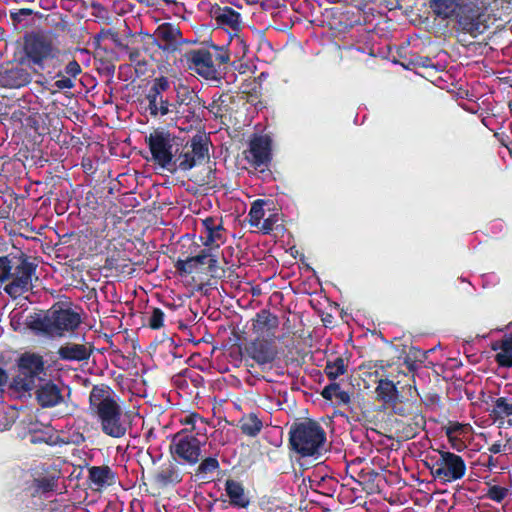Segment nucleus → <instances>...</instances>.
<instances>
[{
	"instance_id": "nucleus-60",
	"label": "nucleus",
	"mask_w": 512,
	"mask_h": 512,
	"mask_svg": "<svg viewBox=\"0 0 512 512\" xmlns=\"http://www.w3.org/2000/svg\"><path fill=\"white\" fill-rule=\"evenodd\" d=\"M207 265H208V271L212 275H215L217 272V269H218V260H217V257L215 255H213L211 252L209 253Z\"/></svg>"
},
{
	"instance_id": "nucleus-5",
	"label": "nucleus",
	"mask_w": 512,
	"mask_h": 512,
	"mask_svg": "<svg viewBox=\"0 0 512 512\" xmlns=\"http://www.w3.org/2000/svg\"><path fill=\"white\" fill-rule=\"evenodd\" d=\"M177 153H174L169 172L189 171L209 159V139L203 135H194L190 141L178 138Z\"/></svg>"
},
{
	"instance_id": "nucleus-25",
	"label": "nucleus",
	"mask_w": 512,
	"mask_h": 512,
	"mask_svg": "<svg viewBox=\"0 0 512 512\" xmlns=\"http://www.w3.org/2000/svg\"><path fill=\"white\" fill-rule=\"evenodd\" d=\"M147 111L149 112L151 117H163L168 115L169 113L174 112V108L176 105L170 103L168 98L164 97V95H155L151 93H147Z\"/></svg>"
},
{
	"instance_id": "nucleus-20",
	"label": "nucleus",
	"mask_w": 512,
	"mask_h": 512,
	"mask_svg": "<svg viewBox=\"0 0 512 512\" xmlns=\"http://www.w3.org/2000/svg\"><path fill=\"white\" fill-rule=\"evenodd\" d=\"M491 349L498 351L494 358L499 367H512V322L508 325V332L502 339L491 344Z\"/></svg>"
},
{
	"instance_id": "nucleus-8",
	"label": "nucleus",
	"mask_w": 512,
	"mask_h": 512,
	"mask_svg": "<svg viewBox=\"0 0 512 512\" xmlns=\"http://www.w3.org/2000/svg\"><path fill=\"white\" fill-rule=\"evenodd\" d=\"M205 443V436L201 439L192 431L183 429L173 436L169 451L178 463L194 466L202 457V447Z\"/></svg>"
},
{
	"instance_id": "nucleus-2",
	"label": "nucleus",
	"mask_w": 512,
	"mask_h": 512,
	"mask_svg": "<svg viewBox=\"0 0 512 512\" xmlns=\"http://www.w3.org/2000/svg\"><path fill=\"white\" fill-rule=\"evenodd\" d=\"M88 412L97 419L105 435L117 439L126 435L128 425L123 419L120 399L109 385H93L89 393Z\"/></svg>"
},
{
	"instance_id": "nucleus-39",
	"label": "nucleus",
	"mask_w": 512,
	"mask_h": 512,
	"mask_svg": "<svg viewBox=\"0 0 512 512\" xmlns=\"http://www.w3.org/2000/svg\"><path fill=\"white\" fill-rule=\"evenodd\" d=\"M146 325L152 330H159L164 326L165 313L162 309L152 307L150 311L146 313Z\"/></svg>"
},
{
	"instance_id": "nucleus-1",
	"label": "nucleus",
	"mask_w": 512,
	"mask_h": 512,
	"mask_svg": "<svg viewBox=\"0 0 512 512\" xmlns=\"http://www.w3.org/2000/svg\"><path fill=\"white\" fill-rule=\"evenodd\" d=\"M494 0H429L434 15L453 20L457 29L476 38L489 28L488 11Z\"/></svg>"
},
{
	"instance_id": "nucleus-37",
	"label": "nucleus",
	"mask_w": 512,
	"mask_h": 512,
	"mask_svg": "<svg viewBox=\"0 0 512 512\" xmlns=\"http://www.w3.org/2000/svg\"><path fill=\"white\" fill-rule=\"evenodd\" d=\"M29 327L32 330L52 336L50 310L44 316L36 315L32 317V320L29 322Z\"/></svg>"
},
{
	"instance_id": "nucleus-27",
	"label": "nucleus",
	"mask_w": 512,
	"mask_h": 512,
	"mask_svg": "<svg viewBox=\"0 0 512 512\" xmlns=\"http://www.w3.org/2000/svg\"><path fill=\"white\" fill-rule=\"evenodd\" d=\"M278 325V317L267 309L260 310L252 320L253 331L258 334H263L265 332L275 330Z\"/></svg>"
},
{
	"instance_id": "nucleus-59",
	"label": "nucleus",
	"mask_w": 512,
	"mask_h": 512,
	"mask_svg": "<svg viewBox=\"0 0 512 512\" xmlns=\"http://www.w3.org/2000/svg\"><path fill=\"white\" fill-rule=\"evenodd\" d=\"M110 36H108V39H110L113 44L119 49L121 50L123 45H124V39H121L120 36H119V33L115 30H112L110 31Z\"/></svg>"
},
{
	"instance_id": "nucleus-16",
	"label": "nucleus",
	"mask_w": 512,
	"mask_h": 512,
	"mask_svg": "<svg viewBox=\"0 0 512 512\" xmlns=\"http://www.w3.org/2000/svg\"><path fill=\"white\" fill-rule=\"evenodd\" d=\"M200 239L209 249L219 248L224 244L226 236L222 220L212 216L202 220Z\"/></svg>"
},
{
	"instance_id": "nucleus-56",
	"label": "nucleus",
	"mask_w": 512,
	"mask_h": 512,
	"mask_svg": "<svg viewBox=\"0 0 512 512\" xmlns=\"http://www.w3.org/2000/svg\"><path fill=\"white\" fill-rule=\"evenodd\" d=\"M340 22L344 23V29L351 28L355 25H362V22L360 20V16L357 19H351L350 18V12L346 11L340 14Z\"/></svg>"
},
{
	"instance_id": "nucleus-24",
	"label": "nucleus",
	"mask_w": 512,
	"mask_h": 512,
	"mask_svg": "<svg viewBox=\"0 0 512 512\" xmlns=\"http://www.w3.org/2000/svg\"><path fill=\"white\" fill-rule=\"evenodd\" d=\"M93 352L91 345L66 343L62 345L57 354L63 361H87Z\"/></svg>"
},
{
	"instance_id": "nucleus-9",
	"label": "nucleus",
	"mask_w": 512,
	"mask_h": 512,
	"mask_svg": "<svg viewBox=\"0 0 512 512\" xmlns=\"http://www.w3.org/2000/svg\"><path fill=\"white\" fill-rule=\"evenodd\" d=\"M178 138L165 130L156 129L146 137L151 157L147 160L156 166L169 171L175 162H172L174 153H177Z\"/></svg>"
},
{
	"instance_id": "nucleus-57",
	"label": "nucleus",
	"mask_w": 512,
	"mask_h": 512,
	"mask_svg": "<svg viewBox=\"0 0 512 512\" xmlns=\"http://www.w3.org/2000/svg\"><path fill=\"white\" fill-rule=\"evenodd\" d=\"M243 59L244 58H234L231 63V67L240 74H245L250 69V65L248 63L243 62Z\"/></svg>"
},
{
	"instance_id": "nucleus-63",
	"label": "nucleus",
	"mask_w": 512,
	"mask_h": 512,
	"mask_svg": "<svg viewBox=\"0 0 512 512\" xmlns=\"http://www.w3.org/2000/svg\"><path fill=\"white\" fill-rule=\"evenodd\" d=\"M489 452L492 454L504 453L505 446L501 442L493 443L489 448Z\"/></svg>"
},
{
	"instance_id": "nucleus-6",
	"label": "nucleus",
	"mask_w": 512,
	"mask_h": 512,
	"mask_svg": "<svg viewBox=\"0 0 512 512\" xmlns=\"http://www.w3.org/2000/svg\"><path fill=\"white\" fill-rule=\"evenodd\" d=\"M18 374L13 377L11 388L18 392H30L47 376L43 356L25 352L17 360Z\"/></svg>"
},
{
	"instance_id": "nucleus-58",
	"label": "nucleus",
	"mask_w": 512,
	"mask_h": 512,
	"mask_svg": "<svg viewBox=\"0 0 512 512\" xmlns=\"http://www.w3.org/2000/svg\"><path fill=\"white\" fill-rule=\"evenodd\" d=\"M334 400L336 401L337 405H350L351 403V397L350 394L347 391L340 390L337 395L335 396Z\"/></svg>"
},
{
	"instance_id": "nucleus-4",
	"label": "nucleus",
	"mask_w": 512,
	"mask_h": 512,
	"mask_svg": "<svg viewBox=\"0 0 512 512\" xmlns=\"http://www.w3.org/2000/svg\"><path fill=\"white\" fill-rule=\"evenodd\" d=\"M326 432L316 421L295 422L289 430L290 448L301 457H318L324 450Z\"/></svg>"
},
{
	"instance_id": "nucleus-35",
	"label": "nucleus",
	"mask_w": 512,
	"mask_h": 512,
	"mask_svg": "<svg viewBox=\"0 0 512 512\" xmlns=\"http://www.w3.org/2000/svg\"><path fill=\"white\" fill-rule=\"evenodd\" d=\"M15 263L12 270L11 276H24V273H28V278H32L36 271V266L29 262L27 257H14Z\"/></svg>"
},
{
	"instance_id": "nucleus-11",
	"label": "nucleus",
	"mask_w": 512,
	"mask_h": 512,
	"mask_svg": "<svg viewBox=\"0 0 512 512\" xmlns=\"http://www.w3.org/2000/svg\"><path fill=\"white\" fill-rule=\"evenodd\" d=\"M248 163L261 172L269 168L272 162V139L269 135L255 134L250 142L249 148L244 151Z\"/></svg>"
},
{
	"instance_id": "nucleus-32",
	"label": "nucleus",
	"mask_w": 512,
	"mask_h": 512,
	"mask_svg": "<svg viewBox=\"0 0 512 512\" xmlns=\"http://www.w3.org/2000/svg\"><path fill=\"white\" fill-rule=\"evenodd\" d=\"M376 393L378 398L385 403L395 402L399 394L394 382L388 379L379 380Z\"/></svg>"
},
{
	"instance_id": "nucleus-44",
	"label": "nucleus",
	"mask_w": 512,
	"mask_h": 512,
	"mask_svg": "<svg viewBox=\"0 0 512 512\" xmlns=\"http://www.w3.org/2000/svg\"><path fill=\"white\" fill-rule=\"evenodd\" d=\"M15 259L14 257L10 258L9 256H1L0 257V283L5 282L10 279L12 274V270L14 267Z\"/></svg>"
},
{
	"instance_id": "nucleus-64",
	"label": "nucleus",
	"mask_w": 512,
	"mask_h": 512,
	"mask_svg": "<svg viewBox=\"0 0 512 512\" xmlns=\"http://www.w3.org/2000/svg\"><path fill=\"white\" fill-rule=\"evenodd\" d=\"M31 443H33V444L46 443L48 445L54 444V442L51 440V437L45 438L43 436H32Z\"/></svg>"
},
{
	"instance_id": "nucleus-23",
	"label": "nucleus",
	"mask_w": 512,
	"mask_h": 512,
	"mask_svg": "<svg viewBox=\"0 0 512 512\" xmlns=\"http://www.w3.org/2000/svg\"><path fill=\"white\" fill-rule=\"evenodd\" d=\"M181 35L180 28L171 23L160 25L156 30L158 48L163 51H175Z\"/></svg>"
},
{
	"instance_id": "nucleus-15",
	"label": "nucleus",
	"mask_w": 512,
	"mask_h": 512,
	"mask_svg": "<svg viewBox=\"0 0 512 512\" xmlns=\"http://www.w3.org/2000/svg\"><path fill=\"white\" fill-rule=\"evenodd\" d=\"M51 327L52 336H63L65 332L73 331L81 323V317L79 313L72 309H51Z\"/></svg>"
},
{
	"instance_id": "nucleus-41",
	"label": "nucleus",
	"mask_w": 512,
	"mask_h": 512,
	"mask_svg": "<svg viewBox=\"0 0 512 512\" xmlns=\"http://www.w3.org/2000/svg\"><path fill=\"white\" fill-rule=\"evenodd\" d=\"M228 46L235 47L234 58H244L249 51V46L246 40L238 33H234L230 36V42Z\"/></svg>"
},
{
	"instance_id": "nucleus-22",
	"label": "nucleus",
	"mask_w": 512,
	"mask_h": 512,
	"mask_svg": "<svg viewBox=\"0 0 512 512\" xmlns=\"http://www.w3.org/2000/svg\"><path fill=\"white\" fill-rule=\"evenodd\" d=\"M177 461L164 463L153 475L154 482L160 487L176 485L183 480V472Z\"/></svg>"
},
{
	"instance_id": "nucleus-7",
	"label": "nucleus",
	"mask_w": 512,
	"mask_h": 512,
	"mask_svg": "<svg viewBox=\"0 0 512 512\" xmlns=\"http://www.w3.org/2000/svg\"><path fill=\"white\" fill-rule=\"evenodd\" d=\"M431 476L443 484L452 483L465 476L466 464L464 459L450 451H439L437 456L425 461Z\"/></svg>"
},
{
	"instance_id": "nucleus-45",
	"label": "nucleus",
	"mask_w": 512,
	"mask_h": 512,
	"mask_svg": "<svg viewBox=\"0 0 512 512\" xmlns=\"http://www.w3.org/2000/svg\"><path fill=\"white\" fill-rule=\"evenodd\" d=\"M170 88V82L167 77L160 76L153 80L152 86L148 90V93L155 95H164Z\"/></svg>"
},
{
	"instance_id": "nucleus-31",
	"label": "nucleus",
	"mask_w": 512,
	"mask_h": 512,
	"mask_svg": "<svg viewBox=\"0 0 512 512\" xmlns=\"http://www.w3.org/2000/svg\"><path fill=\"white\" fill-rule=\"evenodd\" d=\"M426 418L421 413L414 414L402 428V435L405 439L409 440L416 437L421 431L425 429Z\"/></svg>"
},
{
	"instance_id": "nucleus-18",
	"label": "nucleus",
	"mask_w": 512,
	"mask_h": 512,
	"mask_svg": "<svg viewBox=\"0 0 512 512\" xmlns=\"http://www.w3.org/2000/svg\"><path fill=\"white\" fill-rule=\"evenodd\" d=\"M32 75L25 66L0 67V86L9 89H19L30 84Z\"/></svg>"
},
{
	"instance_id": "nucleus-34",
	"label": "nucleus",
	"mask_w": 512,
	"mask_h": 512,
	"mask_svg": "<svg viewBox=\"0 0 512 512\" xmlns=\"http://www.w3.org/2000/svg\"><path fill=\"white\" fill-rule=\"evenodd\" d=\"M324 372L331 381H335L339 376L347 372V364L342 357H336L333 360H327Z\"/></svg>"
},
{
	"instance_id": "nucleus-47",
	"label": "nucleus",
	"mask_w": 512,
	"mask_h": 512,
	"mask_svg": "<svg viewBox=\"0 0 512 512\" xmlns=\"http://www.w3.org/2000/svg\"><path fill=\"white\" fill-rule=\"evenodd\" d=\"M210 250L211 249H209V248H204V249H201L198 254H196L194 256H188L189 260L195 270L199 266L207 265Z\"/></svg>"
},
{
	"instance_id": "nucleus-52",
	"label": "nucleus",
	"mask_w": 512,
	"mask_h": 512,
	"mask_svg": "<svg viewBox=\"0 0 512 512\" xmlns=\"http://www.w3.org/2000/svg\"><path fill=\"white\" fill-rule=\"evenodd\" d=\"M278 221V215L272 214L269 215L267 218H263V222L260 224L258 228L264 233V234H270L275 227V224Z\"/></svg>"
},
{
	"instance_id": "nucleus-51",
	"label": "nucleus",
	"mask_w": 512,
	"mask_h": 512,
	"mask_svg": "<svg viewBox=\"0 0 512 512\" xmlns=\"http://www.w3.org/2000/svg\"><path fill=\"white\" fill-rule=\"evenodd\" d=\"M33 14V10L29 8H21L16 11L10 13V18L13 22V25L16 27L23 21L24 17L30 16Z\"/></svg>"
},
{
	"instance_id": "nucleus-19",
	"label": "nucleus",
	"mask_w": 512,
	"mask_h": 512,
	"mask_svg": "<svg viewBox=\"0 0 512 512\" xmlns=\"http://www.w3.org/2000/svg\"><path fill=\"white\" fill-rule=\"evenodd\" d=\"M225 496L228 497V503L236 509H246L250 506L251 500L244 485L237 480L228 478L224 483Z\"/></svg>"
},
{
	"instance_id": "nucleus-13",
	"label": "nucleus",
	"mask_w": 512,
	"mask_h": 512,
	"mask_svg": "<svg viewBox=\"0 0 512 512\" xmlns=\"http://www.w3.org/2000/svg\"><path fill=\"white\" fill-rule=\"evenodd\" d=\"M243 355L254 360L259 365L272 363L277 357V348L272 341L257 338L245 344Z\"/></svg>"
},
{
	"instance_id": "nucleus-3",
	"label": "nucleus",
	"mask_w": 512,
	"mask_h": 512,
	"mask_svg": "<svg viewBox=\"0 0 512 512\" xmlns=\"http://www.w3.org/2000/svg\"><path fill=\"white\" fill-rule=\"evenodd\" d=\"M60 49L54 43L52 37L42 31L26 32L16 56L21 66L31 69L35 74L52 72L49 68L60 66Z\"/></svg>"
},
{
	"instance_id": "nucleus-40",
	"label": "nucleus",
	"mask_w": 512,
	"mask_h": 512,
	"mask_svg": "<svg viewBox=\"0 0 512 512\" xmlns=\"http://www.w3.org/2000/svg\"><path fill=\"white\" fill-rule=\"evenodd\" d=\"M509 495H511V489L509 487H503L500 485L488 484L485 497L496 503L503 502Z\"/></svg>"
},
{
	"instance_id": "nucleus-21",
	"label": "nucleus",
	"mask_w": 512,
	"mask_h": 512,
	"mask_svg": "<svg viewBox=\"0 0 512 512\" xmlns=\"http://www.w3.org/2000/svg\"><path fill=\"white\" fill-rule=\"evenodd\" d=\"M489 416L494 422L512 426V394L491 398Z\"/></svg>"
},
{
	"instance_id": "nucleus-36",
	"label": "nucleus",
	"mask_w": 512,
	"mask_h": 512,
	"mask_svg": "<svg viewBox=\"0 0 512 512\" xmlns=\"http://www.w3.org/2000/svg\"><path fill=\"white\" fill-rule=\"evenodd\" d=\"M266 203L267 201L263 199H257L252 203L250 211L248 213L249 224L252 227L258 228L260 226L261 220L264 218L265 215L264 205Z\"/></svg>"
},
{
	"instance_id": "nucleus-29",
	"label": "nucleus",
	"mask_w": 512,
	"mask_h": 512,
	"mask_svg": "<svg viewBox=\"0 0 512 512\" xmlns=\"http://www.w3.org/2000/svg\"><path fill=\"white\" fill-rule=\"evenodd\" d=\"M10 278L12 281L5 286L4 290L14 299L22 296L31 287L32 278H28V273H24V276H10Z\"/></svg>"
},
{
	"instance_id": "nucleus-46",
	"label": "nucleus",
	"mask_w": 512,
	"mask_h": 512,
	"mask_svg": "<svg viewBox=\"0 0 512 512\" xmlns=\"http://www.w3.org/2000/svg\"><path fill=\"white\" fill-rule=\"evenodd\" d=\"M54 78H58L54 84H53V87L57 90V91H62V90H66V89H72L74 88L75 86V82H74V79L70 78V77H66L64 76L63 72L62 71H58Z\"/></svg>"
},
{
	"instance_id": "nucleus-10",
	"label": "nucleus",
	"mask_w": 512,
	"mask_h": 512,
	"mask_svg": "<svg viewBox=\"0 0 512 512\" xmlns=\"http://www.w3.org/2000/svg\"><path fill=\"white\" fill-rule=\"evenodd\" d=\"M183 59L188 69L194 71L206 80L220 82L223 78V69L216 68L211 55L209 44L184 52Z\"/></svg>"
},
{
	"instance_id": "nucleus-42",
	"label": "nucleus",
	"mask_w": 512,
	"mask_h": 512,
	"mask_svg": "<svg viewBox=\"0 0 512 512\" xmlns=\"http://www.w3.org/2000/svg\"><path fill=\"white\" fill-rule=\"evenodd\" d=\"M443 429L449 442L453 443V440H458L457 435H461L466 432L467 425L457 421H449L448 424L443 427Z\"/></svg>"
},
{
	"instance_id": "nucleus-17",
	"label": "nucleus",
	"mask_w": 512,
	"mask_h": 512,
	"mask_svg": "<svg viewBox=\"0 0 512 512\" xmlns=\"http://www.w3.org/2000/svg\"><path fill=\"white\" fill-rule=\"evenodd\" d=\"M211 18L218 28L237 33L242 26V15L230 6L215 5L210 11Z\"/></svg>"
},
{
	"instance_id": "nucleus-62",
	"label": "nucleus",
	"mask_w": 512,
	"mask_h": 512,
	"mask_svg": "<svg viewBox=\"0 0 512 512\" xmlns=\"http://www.w3.org/2000/svg\"><path fill=\"white\" fill-rule=\"evenodd\" d=\"M197 420H201V417L199 416V414L191 413L184 418L183 423L186 425H192V427L194 428Z\"/></svg>"
},
{
	"instance_id": "nucleus-14",
	"label": "nucleus",
	"mask_w": 512,
	"mask_h": 512,
	"mask_svg": "<svg viewBox=\"0 0 512 512\" xmlns=\"http://www.w3.org/2000/svg\"><path fill=\"white\" fill-rule=\"evenodd\" d=\"M35 389V399L42 408H52L64 402L62 388L51 379H42Z\"/></svg>"
},
{
	"instance_id": "nucleus-26",
	"label": "nucleus",
	"mask_w": 512,
	"mask_h": 512,
	"mask_svg": "<svg viewBox=\"0 0 512 512\" xmlns=\"http://www.w3.org/2000/svg\"><path fill=\"white\" fill-rule=\"evenodd\" d=\"M88 473L89 480L98 487L112 486L116 482V473L107 465L92 466Z\"/></svg>"
},
{
	"instance_id": "nucleus-50",
	"label": "nucleus",
	"mask_w": 512,
	"mask_h": 512,
	"mask_svg": "<svg viewBox=\"0 0 512 512\" xmlns=\"http://www.w3.org/2000/svg\"><path fill=\"white\" fill-rule=\"evenodd\" d=\"M175 268L180 275H188L195 271L188 256L185 259L179 258L175 263Z\"/></svg>"
},
{
	"instance_id": "nucleus-12",
	"label": "nucleus",
	"mask_w": 512,
	"mask_h": 512,
	"mask_svg": "<svg viewBox=\"0 0 512 512\" xmlns=\"http://www.w3.org/2000/svg\"><path fill=\"white\" fill-rule=\"evenodd\" d=\"M176 105L174 113L178 116L181 114L188 120L200 119L204 112L205 101H203L198 94L190 89L188 86L179 85L176 89Z\"/></svg>"
},
{
	"instance_id": "nucleus-28",
	"label": "nucleus",
	"mask_w": 512,
	"mask_h": 512,
	"mask_svg": "<svg viewBox=\"0 0 512 512\" xmlns=\"http://www.w3.org/2000/svg\"><path fill=\"white\" fill-rule=\"evenodd\" d=\"M211 49L212 59L216 68L223 69V76L228 70V66H231V52L227 45H216L212 42L208 43Z\"/></svg>"
},
{
	"instance_id": "nucleus-49",
	"label": "nucleus",
	"mask_w": 512,
	"mask_h": 512,
	"mask_svg": "<svg viewBox=\"0 0 512 512\" xmlns=\"http://www.w3.org/2000/svg\"><path fill=\"white\" fill-rule=\"evenodd\" d=\"M341 390L340 384L333 381L329 385H326L321 391V396L325 400L332 401L334 400L337 393Z\"/></svg>"
},
{
	"instance_id": "nucleus-61",
	"label": "nucleus",
	"mask_w": 512,
	"mask_h": 512,
	"mask_svg": "<svg viewBox=\"0 0 512 512\" xmlns=\"http://www.w3.org/2000/svg\"><path fill=\"white\" fill-rule=\"evenodd\" d=\"M110 31L111 29L102 28L100 32L94 36V43L96 44V46H99L101 41L108 39V36H110V34L107 33H110Z\"/></svg>"
},
{
	"instance_id": "nucleus-53",
	"label": "nucleus",
	"mask_w": 512,
	"mask_h": 512,
	"mask_svg": "<svg viewBox=\"0 0 512 512\" xmlns=\"http://www.w3.org/2000/svg\"><path fill=\"white\" fill-rule=\"evenodd\" d=\"M139 41H137L136 33L128 35L124 39V45L121 51H140Z\"/></svg>"
},
{
	"instance_id": "nucleus-38",
	"label": "nucleus",
	"mask_w": 512,
	"mask_h": 512,
	"mask_svg": "<svg viewBox=\"0 0 512 512\" xmlns=\"http://www.w3.org/2000/svg\"><path fill=\"white\" fill-rule=\"evenodd\" d=\"M402 58L401 65L406 69H412L416 67L427 68L431 64V59L427 56H420L417 54L400 55Z\"/></svg>"
},
{
	"instance_id": "nucleus-48",
	"label": "nucleus",
	"mask_w": 512,
	"mask_h": 512,
	"mask_svg": "<svg viewBox=\"0 0 512 512\" xmlns=\"http://www.w3.org/2000/svg\"><path fill=\"white\" fill-rule=\"evenodd\" d=\"M61 71L63 72L64 76L75 80L76 77L81 74L82 68L75 59H72L65 65L64 70Z\"/></svg>"
},
{
	"instance_id": "nucleus-33",
	"label": "nucleus",
	"mask_w": 512,
	"mask_h": 512,
	"mask_svg": "<svg viewBox=\"0 0 512 512\" xmlns=\"http://www.w3.org/2000/svg\"><path fill=\"white\" fill-rule=\"evenodd\" d=\"M198 466L195 470V476L199 479H206L208 475L214 473L220 468L219 461L214 456H209L206 458H201Z\"/></svg>"
},
{
	"instance_id": "nucleus-43",
	"label": "nucleus",
	"mask_w": 512,
	"mask_h": 512,
	"mask_svg": "<svg viewBox=\"0 0 512 512\" xmlns=\"http://www.w3.org/2000/svg\"><path fill=\"white\" fill-rule=\"evenodd\" d=\"M137 41H139L140 51L144 53L150 52L153 48L158 47V39L148 33H136Z\"/></svg>"
},
{
	"instance_id": "nucleus-55",
	"label": "nucleus",
	"mask_w": 512,
	"mask_h": 512,
	"mask_svg": "<svg viewBox=\"0 0 512 512\" xmlns=\"http://www.w3.org/2000/svg\"><path fill=\"white\" fill-rule=\"evenodd\" d=\"M129 56V61L136 66V71L142 70L146 67L147 62L141 59V53L139 51H125Z\"/></svg>"
},
{
	"instance_id": "nucleus-54",
	"label": "nucleus",
	"mask_w": 512,
	"mask_h": 512,
	"mask_svg": "<svg viewBox=\"0 0 512 512\" xmlns=\"http://www.w3.org/2000/svg\"><path fill=\"white\" fill-rule=\"evenodd\" d=\"M35 485H36V488H37L38 491L50 492V491H53L54 486H55V482H54L53 479H49V478L43 477V478H40V479H36L35 480Z\"/></svg>"
},
{
	"instance_id": "nucleus-30",
	"label": "nucleus",
	"mask_w": 512,
	"mask_h": 512,
	"mask_svg": "<svg viewBox=\"0 0 512 512\" xmlns=\"http://www.w3.org/2000/svg\"><path fill=\"white\" fill-rule=\"evenodd\" d=\"M241 432L249 437H256L263 428V422L255 413H249L239 420Z\"/></svg>"
}]
</instances>
